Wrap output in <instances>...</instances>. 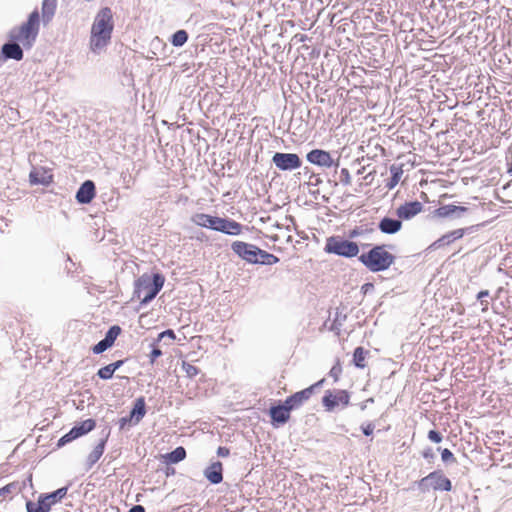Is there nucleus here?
Listing matches in <instances>:
<instances>
[{
    "label": "nucleus",
    "mask_w": 512,
    "mask_h": 512,
    "mask_svg": "<svg viewBox=\"0 0 512 512\" xmlns=\"http://www.w3.org/2000/svg\"><path fill=\"white\" fill-rule=\"evenodd\" d=\"M369 287H372V284H365L363 288L369 289Z\"/></svg>",
    "instance_id": "6e6d98bb"
},
{
    "label": "nucleus",
    "mask_w": 512,
    "mask_h": 512,
    "mask_svg": "<svg viewBox=\"0 0 512 512\" xmlns=\"http://www.w3.org/2000/svg\"><path fill=\"white\" fill-rule=\"evenodd\" d=\"M359 261L370 271L380 272L390 268L395 262V256L386 249L385 245H377L368 252L362 253Z\"/></svg>",
    "instance_id": "20e7f679"
},
{
    "label": "nucleus",
    "mask_w": 512,
    "mask_h": 512,
    "mask_svg": "<svg viewBox=\"0 0 512 512\" xmlns=\"http://www.w3.org/2000/svg\"><path fill=\"white\" fill-rule=\"evenodd\" d=\"M128 512H145V509L141 505H135Z\"/></svg>",
    "instance_id": "de8ad7c7"
},
{
    "label": "nucleus",
    "mask_w": 512,
    "mask_h": 512,
    "mask_svg": "<svg viewBox=\"0 0 512 512\" xmlns=\"http://www.w3.org/2000/svg\"><path fill=\"white\" fill-rule=\"evenodd\" d=\"M110 347L111 344H109L105 339H103L92 348V351L94 354H100Z\"/></svg>",
    "instance_id": "e433bc0d"
},
{
    "label": "nucleus",
    "mask_w": 512,
    "mask_h": 512,
    "mask_svg": "<svg viewBox=\"0 0 512 512\" xmlns=\"http://www.w3.org/2000/svg\"><path fill=\"white\" fill-rule=\"evenodd\" d=\"M67 494V488H59L56 491L50 493L41 495L39 497L40 503L43 504L45 507V504L47 506V511L51 509L52 505L56 504L58 501H60L62 498H64Z\"/></svg>",
    "instance_id": "a211bd4d"
},
{
    "label": "nucleus",
    "mask_w": 512,
    "mask_h": 512,
    "mask_svg": "<svg viewBox=\"0 0 512 512\" xmlns=\"http://www.w3.org/2000/svg\"><path fill=\"white\" fill-rule=\"evenodd\" d=\"M232 251L248 263L257 264L260 248L244 241H234L231 245Z\"/></svg>",
    "instance_id": "1a4fd4ad"
},
{
    "label": "nucleus",
    "mask_w": 512,
    "mask_h": 512,
    "mask_svg": "<svg viewBox=\"0 0 512 512\" xmlns=\"http://www.w3.org/2000/svg\"><path fill=\"white\" fill-rule=\"evenodd\" d=\"M103 451H104V443H100L99 445L96 446L93 453L96 456V458L98 459L103 454Z\"/></svg>",
    "instance_id": "c03bdc74"
},
{
    "label": "nucleus",
    "mask_w": 512,
    "mask_h": 512,
    "mask_svg": "<svg viewBox=\"0 0 512 512\" xmlns=\"http://www.w3.org/2000/svg\"><path fill=\"white\" fill-rule=\"evenodd\" d=\"M279 262V258L273 254H270L262 249H260V254L258 256V263L273 265Z\"/></svg>",
    "instance_id": "7c9ffc66"
},
{
    "label": "nucleus",
    "mask_w": 512,
    "mask_h": 512,
    "mask_svg": "<svg viewBox=\"0 0 512 512\" xmlns=\"http://www.w3.org/2000/svg\"><path fill=\"white\" fill-rule=\"evenodd\" d=\"M157 343H158V342H156V341H155V342L152 344V346H153L154 348H153V350L151 351V353L149 354V359H150V363H151V364H153V363L156 361V359L162 355V351H161L159 348H157V347H156V346H157Z\"/></svg>",
    "instance_id": "58836bf2"
},
{
    "label": "nucleus",
    "mask_w": 512,
    "mask_h": 512,
    "mask_svg": "<svg viewBox=\"0 0 512 512\" xmlns=\"http://www.w3.org/2000/svg\"><path fill=\"white\" fill-rule=\"evenodd\" d=\"M361 429L364 435L370 436L374 431V425L372 423H367L366 425H362Z\"/></svg>",
    "instance_id": "37998d69"
},
{
    "label": "nucleus",
    "mask_w": 512,
    "mask_h": 512,
    "mask_svg": "<svg viewBox=\"0 0 512 512\" xmlns=\"http://www.w3.org/2000/svg\"><path fill=\"white\" fill-rule=\"evenodd\" d=\"M96 195L95 184L91 180L85 181L76 193V200L81 204L90 203Z\"/></svg>",
    "instance_id": "dca6fc26"
},
{
    "label": "nucleus",
    "mask_w": 512,
    "mask_h": 512,
    "mask_svg": "<svg viewBox=\"0 0 512 512\" xmlns=\"http://www.w3.org/2000/svg\"><path fill=\"white\" fill-rule=\"evenodd\" d=\"M191 220L197 226L209 228L228 235H240L243 231L242 224L235 220L212 216L205 213H197L193 215Z\"/></svg>",
    "instance_id": "7ed1b4c3"
},
{
    "label": "nucleus",
    "mask_w": 512,
    "mask_h": 512,
    "mask_svg": "<svg viewBox=\"0 0 512 512\" xmlns=\"http://www.w3.org/2000/svg\"><path fill=\"white\" fill-rule=\"evenodd\" d=\"M428 439L433 443H440L443 439V436L436 430H430L428 432Z\"/></svg>",
    "instance_id": "a19ab883"
},
{
    "label": "nucleus",
    "mask_w": 512,
    "mask_h": 512,
    "mask_svg": "<svg viewBox=\"0 0 512 512\" xmlns=\"http://www.w3.org/2000/svg\"><path fill=\"white\" fill-rule=\"evenodd\" d=\"M186 458V450L184 447L179 446L174 449L172 452L168 453L165 456V459L169 463H178Z\"/></svg>",
    "instance_id": "cd10ccee"
},
{
    "label": "nucleus",
    "mask_w": 512,
    "mask_h": 512,
    "mask_svg": "<svg viewBox=\"0 0 512 512\" xmlns=\"http://www.w3.org/2000/svg\"><path fill=\"white\" fill-rule=\"evenodd\" d=\"M124 363L123 360H118L114 363H111V364H108L102 368H100L97 372V375L103 379V380H108V379H111L113 377V374L114 372L120 368L122 366V364Z\"/></svg>",
    "instance_id": "4be33fe9"
},
{
    "label": "nucleus",
    "mask_w": 512,
    "mask_h": 512,
    "mask_svg": "<svg viewBox=\"0 0 512 512\" xmlns=\"http://www.w3.org/2000/svg\"><path fill=\"white\" fill-rule=\"evenodd\" d=\"M57 0H43L42 3V16L45 20L49 21L56 10Z\"/></svg>",
    "instance_id": "bb28decb"
},
{
    "label": "nucleus",
    "mask_w": 512,
    "mask_h": 512,
    "mask_svg": "<svg viewBox=\"0 0 512 512\" xmlns=\"http://www.w3.org/2000/svg\"><path fill=\"white\" fill-rule=\"evenodd\" d=\"M96 426L93 419H87L82 421L79 425L74 426L68 433L62 436L57 443L58 447L64 446L65 444L77 439L78 437L85 435L92 431Z\"/></svg>",
    "instance_id": "9b49d317"
},
{
    "label": "nucleus",
    "mask_w": 512,
    "mask_h": 512,
    "mask_svg": "<svg viewBox=\"0 0 512 512\" xmlns=\"http://www.w3.org/2000/svg\"><path fill=\"white\" fill-rule=\"evenodd\" d=\"M120 333H121V328L118 325H114V326L110 327V329L107 331L104 339L109 344H111V346H113L115 340L120 335Z\"/></svg>",
    "instance_id": "473e14b6"
},
{
    "label": "nucleus",
    "mask_w": 512,
    "mask_h": 512,
    "mask_svg": "<svg viewBox=\"0 0 512 512\" xmlns=\"http://www.w3.org/2000/svg\"><path fill=\"white\" fill-rule=\"evenodd\" d=\"M269 416L271 423L274 427L284 425L291 418V411L285 403L271 406L269 409Z\"/></svg>",
    "instance_id": "ddd939ff"
},
{
    "label": "nucleus",
    "mask_w": 512,
    "mask_h": 512,
    "mask_svg": "<svg viewBox=\"0 0 512 512\" xmlns=\"http://www.w3.org/2000/svg\"><path fill=\"white\" fill-rule=\"evenodd\" d=\"M423 205L419 201H412V202H406L402 205H400L397 210L396 214L399 217V219L402 220H409L422 212Z\"/></svg>",
    "instance_id": "4468645a"
},
{
    "label": "nucleus",
    "mask_w": 512,
    "mask_h": 512,
    "mask_svg": "<svg viewBox=\"0 0 512 512\" xmlns=\"http://www.w3.org/2000/svg\"><path fill=\"white\" fill-rule=\"evenodd\" d=\"M466 209L464 207L456 206V205H445L441 206L436 210V215L438 217H448L454 214H459L464 212Z\"/></svg>",
    "instance_id": "a878e982"
},
{
    "label": "nucleus",
    "mask_w": 512,
    "mask_h": 512,
    "mask_svg": "<svg viewBox=\"0 0 512 512\" xmlns=\"http://www.w3.org/2000/svg\"><path fill=\"white\" fill-rule=\"evenodd\" d=\"M205 477L212 483L218 484L223 480L222 463H212L204 472Z\"/></svg>",
    "instance_id": "412c9836"
},
{
    "label": "nucleus",
    "mask_w": 512,
    "mask_h": 512,
    "mask_svg": "<svg viewBox=\"0 0 512 512\" xmlns=\"http://www.w3.org/2000/svg\"><path fill=\"white\" fill-rule=\"evenodd\" d=\"M18 488L19 487L17 482L9 483L4 487L0 488V499L5 500L8 496L15 493L18 490Z\"/></svg>",
    "instance_id": "2f4dec72"
},
{
    "label": "nucleus",
    "mask_w": 512,
    "mask_h": 512,
    "mask_svg": "<svg viewBox=\"0 0 512 512\" xmlns=\"http://www.w3.org/2000/svg\"><path fill=\"white\" fill-rule=\"evenodd\" d=\"M368 402L373 403L374 402L373 398H369L364 403L361 404V409L362 410H364L366 408V403H368Z\"/></svg>",
    "instance_id": "3c124183"
},
{
    "label": "nucleus",
    "mask_w": 512,
    "mask_h": 512,
    "mask_svg": "<svg viewBox=\"0 0 512 512\" xmlns=\"http://www.w3.org/2000/svg\"><path fill=\"white\" fill-rule=\"evenodd\" d=\"M418 487L423 491H451L452 483L440 470L433 471L418 482Z\"/></svg>",
    "instance_id": "0eeeda50"
},
{
    "label": "nucleus",
    "mask_w": 512,
    "mask_h": 512,
    "mask_svg": "<svg viewBox=\"0 0 512 512\" xmlns=\"http://www.w3.org/2000/svg\"><path fill=\"white\" fill-rule=\"evenodd\" d=\"M500 143H501V136L498 134L493 140H492V143L490 146H488L487 148H497L500 146Z\"/></svg>",
    "instance_id": "a18cd8bd"
},
{
    "label": "nucleus",
    "mask_w": 512,
    "mask_h": 512,
    "mask_svg": "<svg viewBox=\"0 0 512 512\" xmlns=\"http://www.w3.org/2000/svg\"><path fill=\"white\" fill-rule=\"evenodd\" d=\"M30 183L33 185H49L53 182L51 170L45 167L34 168L29 174Z\"/></svg>",
    "instance_id": "2eb2a0df"
},
{
    "label": "nucleus",
    "mask_w": 512,
    "mask_h": 512,
    "mask_svg": "<svg viewBox=\"0 0 512 512\" xmlns=\"http://www.w3.org/2000/svg\"><path fill=\"white\" fill-rule=\"evenodd\" d=\"M218 456L227 457L229 455V449L226 447H219L217 450Z\"/></svg>",
    "instance_id": "49530a36"
},
{
    "label": "nucleus",
    "mask_w": 512,
    "mask_h": 512,
    "mask_svg": "<svg viewBox=\"0 0 512 512\" xmlns=\"http://www.w3.org/2000/svg\"><path fill=\"white\" fill-rule=\"evenodd\" d=\"M2 53L5 58L14 59L20 61L23 59V51L20 47L19 42L12 41L2 46Z\"/></svg>",
    "instance_id": "6ab92c4d"
},
{
    "label": "nucleus",
    "mask_w": 512,
    "mask_h": 512,
    "mask_svg": "<svg viewBox=\"0 0 512 512\" xmlns=\"http://www.w3.org/2000/svg\"><path fill=\"white\" fill-rule=\"evenodd\" d=\"M166 337L172 341L176 339V335H175L174 331L171 329H168V330L161 332L158 335L156 342H160L163 338H166Z\"/></svg>",
    "instance_id": "79ce46f5"
},
{
    "label": "nucleus",
    "mask_w": 512,
    "mask_h": 512,
    "mask_svg": "<svg viewBox=\"0 0 512 512\" xmlns=\"http://www.w3.org/2000/svg\"><path fill=\"white\" fill-rule=\"evenodd\" d=\"M26 509H27V512H48L47 506L45 505V507H44L43 504L40 503L39 499H38L37 503L28 501L26 503Z\"/></svg>",
    "instance_id": "f704fd0d"
},
{
    "label": "nucleus",
    "mask_w": 512,
    "mask_h": 512,
    "mask_svg": "<svg viewBox=\"0 0 512 512\" xmlns=\"http://www.w3.org/2000/svg\"><path fill=\"white\" fill-rule=\"evenodd\" d=\"M507 173L512 175V161L507 163Z\"/></svg>",
    "instance_id": "603ef678"
},
{
    "label": "nucleus",
    "mask_w": 512,
    "mask_h": 512,
    "mask_svg": "<svg viewBox=\"0 0 512 512\" xmlns=\"http://www.w3.org/2000/svg\"><path fill=\"white\" fill-rule=\"evenodd\" d=\"M324 250L326 253L346 258L355 257L359 253V247L356 242L343 239L340 236L327 238Z\"/></svg>",
    "instance_id": "423d86ee"
},
{
    "label": "nucleus",
    "mask_w": 512,
    "mask_h": 512,
    "mask_svg": "<svg viewBox=\"0 0 512 512\" xmlns=\"http://www.w3.org/2000/svg\"><path fill=\"white\" fill-rule=\"evenodd\" d=\"M342 372V368H341V365L339 363V361L336 363V365H334L330 372H329V375L334 379V381H338L339 380V377H340V374Z\"/></svg>",
    "instance_id": "ea45409f"
},
{
    "label": "nucleus",
    "mask_w": 512,
    "mask_h": 512,
    "mask_svg": "<svg viewBox=\"0 0 512 512\" xmlns=\"http://www.w3.org/2000/svg\"><path fill=\"white\" fill-rule=\"evenodd\" d=\"M507 153L512 156V144L508 147Z\"/></svg>",
    "instance_id": "864d4df0"
},
{
    "label": "nucleus",
    "mask_w": 512,
    "mask_h": 512,
    "mask_svg": "<svg viewBox=\"0 0 512 512\" xmlns=\"http://www.w3.org/2000/svg\"><path fill=\"white\" fill-rule=\"evenodd\" d=\"M464 230L463 229H457L454 231H451L445 235H443L440 239H438L437 243L439 245H445L453 242L456 239H459L463 236Z\"/></svg>",
    "instance_id": "c85d7f7f"
},
{
    "label": "nucleus",
    "mask_w": 512,
    "mask_h": 512,
    "mask_svg": "<svg viewBox=\"0 0 512 512\" xmlns=\"http://www.w3.org/2000/svg\"><path fill=\"white\" fill-rule=\"evenodd\" d=\"M438 450L441 452V459L444 463H455L456 462V457L449 449L439 448Z\"/></svg>",
    "instance_id": "c9c22d12"
},
{
    "label": "nucleus",
    "mask_w": 512,
    "mask_h": 512,
    "mask_svg": "<svg viewBox=\"0 0 512 512\" xmlns=\"http://www.w3.org/2000/svg\"><path fill=\"white\" fill-rule=\"evenodd\" d=\"M307 160L312 164L324 167H331L333 164V159L330 153L320 149L310 151L307 154Z\"/></svg>",
    "instance_id": "f3484780"
},
{
    "label": "nucleus",
    "mask_w": 512,
    "mask_h": 512,
    "mask_svg": "<svg viewBox=\"0 0 512 512\" xmlns=\"http://www.w3.org/2000/svg\"><path fill=\"white\" fill-rule=\"evenodd\" d=\"M40 16L37 10L33 11L27 21L14 27L9 32L11 41L19 42L25 49H30L36 41L39 33Z\"/></svg>",
    "instance_id": "f03ea898"
},
{
    "label": "nucleus",
    "mask_w": 512,
    "mask_h": 512,
    "mask_svg": "<svg viewBox=\"0 0 512 512\" xmlns=\"http://www.w3.org/2000/svg\"><path fill=\"white\" fill-rule=\"evenodd\" d=\"M145 413V401L143 398H139L136 400L130 413V420H134L135 424H137L144 417Z\"/></svg>",
    "instance_id": "b1692460"
},
{
    "label": "nucleus",
    "mask_w": 512,
    "mask_h": 512,
    "mask_svg": "<svg viewBox=\"0 0 512 512\" xmlns=\"http://www.w3.org/2000/svg\"><path fill=\"white\" fill-rule=\"evenodd\" d=\"M181 367H182L183 371L186 373V376L189 378H193V377L197 376L200 372L198 367H196L195 365H193L187 361H182Z\"/></svg>",
    "instance_id": "72a5a7b5"
},
{
    "label": "nucleus",
    "mask_w": 512,
    "mask_h": 512,
    "mask_svg": "<svg viewBox=\"0 0 512 512\" xmlns=\"http://www.w3.org/2000/svg\"><path fill=\"white\" fill-rule=\"evenodd\" d=\"M369 287H372V284H365L363 288L369 289Z\"/></svg>",
    "instance_id": "5fc2aeb1"
},
{
    "label": "nucleus",
    "mask_w": 512,
    "mask_h": 512,
    "mask_svg": "<svg viewBox=\"0 0 512 512\" xmlns=\"http://www.w3.org/2000/svg\"><path fill=\"white\" fill-rule=\"evenodd\" d=\"M188 40V33L186 30H178L171 37V44L175 47L183 46Z\"/></svg>",
    "instance_id": "c756f323"
},
{
    "label": "nucleus",
    "mask_w": 512,
    "mask_h": 512,
    "mask_svg": "<svg viewBox=\"0 0 512 512\" xmlns=\"http://www.w3.org/2000/svg\"><path fill=\"white\" fill-rule=\"evenodd\" d=\"M381 232L385 234H395L402 228V222L398 219L384 217L378 225Z\"/></svg>",
    "instance_id": "aec40b11"
},
{
    "label": "nucleus",
    "mask_w": 512,
    "mask_h": 512,
    "mask_svg": "<svg viewBox=\"0 0 512 512\" xmlns=\"http://www.w3.org/2000/svg\"><path fill=\"white\" fill-rule=\"evenodd\" d=\"M368 355L369 351L363 347L355 348L353 352V364L359 369H364L367 366L366 358Z\"/></svg>",
    "instance_id": "5701e85b"
},
{
    "label": "nucleus",
    "mask_w": 512,
    "mask_h": 512,
    "mask_svg": "<svg viewBox=\"0 0 512 512\" xmlns=\"http://www.w3.org/2000/svg\"><path fill=\"white\" fill-rule=\"evenodd\" d=\"M165 282L163 275L156 273L152 277L142 275L136 282L135 294L141 303L146 304L156 297Z\"/></svg>",
    "instance_id": "39448f33"
},
{
    "label": "nucleus",
    "mask_w": 512,
    "mask_h": 512,
    "mask_svg": "<svg viewBox=\"0 0 512 512\" xmlns=\"http://www.w3.org/2000/svg\"><path fill=\"white\" fill-rule=\"evenodd\" d=\"M432 456H433V454L431 452V449H428V450L423 452V457L424 458H431Z\"/></svg>",
    "instance_id": "8fccbe9b"
},
{
    "label": "nucleus",
    "mask_w": 512,
    "mask_h": 512,
    "mask_svg": "<svg viewBox=\"0 0 512 512\" xmlns=\"http://www.w3.org/2000/svg\"><path fill=\"white\" fill-rule=\"evenodd\" d=\"M128 421H131L130 417L129 418H127V417L121 418L120 421H119L120 429H123Z\"/></svg>",
    "instance_id": "09e8293b"
},
{
    "label": "nucleus",
    "mask_w": 512,
    "mask_h": 512,
    "mask_svg": "<svg viewBox=\"0 0 512 512\" xmlns=\"http://www.w3.org/2000/svg\"><path fill=\"white\" fill-rule=\"evenodd\" d=\"M324 379L314 383L313 385L298 391L291 396L287 397L284 403L290 409V411L300 408L305 402H307L313 395L316 387L323 384Z\"/></svg>",
    "instance_id": "9d476101"
},
{
    "label": "nucleus",
    "mask_w": 512,
    "mask_h": 512,
    "mask_svg": "<svg viewBox=\"0 0 512 512\" xmlns=\"http://www.w3.org/2000/svg\"><path fill=\"white\" fill-rule=\"evenodd\" d=\"M390 173H391V177L386 184V187L389 190L393 189L399 183V181L403 175L402 166L395 165V164L391 165Z\"/></svg>",
    "instance_id": "393cba45"
},
{
    "label": "nucleus",
    "mask_w": 512,
    "mask_h": 512,
    "mask_svg": "<svg viewBox=\"0 0 512 512\" xmlns=\"http://www.w3.org/2000/svg\"><path fill=\"white\" fill-rule=\"evenodd\" d=\"M272 161L280 170H294L301 166V160L295 153H275Z\"/></svg>",
    "instance_id": "f8f14e48"
},
{
    "label": "nucleus",
    "mask_w": 512,
    "mask_h": 512,
    "mask_svg": "<svg viewBox=\"0 0 512 512\" xmlns=\"http://www.w3.org/2000/svg\"><path fill=\"white\" fill-rule=\"evenodd\" d=\"M113 28L112 11L104 7L96 15L91 27L90 48L93 52H100L108 45Z\"/></svg>",
    "instance_id": "f257e3e1"
},
{
    "label": "nucleus",
    "mask_w": 512,
    "mask_h": 512,
    "mask_svg": "<svg viewBox=\"0 0 512 512\" xmlns=\"http://www.w3.org/2000/svg\"><path fill=\"white\" fill-rule=\"evenodd\" d=\"M351 175L347 168H342L340 171V182L347 186L351 184Z\"/></svg>",
    "instance_id": "4c0bfd02"
},
{
    "label": "nucleus",
    "mask_w": 512,
    "mask_h": 512,
    "mask_svg": "<svg viewBox=\"0 0 512 512\" xmlns=\"http://www.w3.org/2000/svg\"><path fill=\"white\" fill-rule=\"evenodd\" d=\"M322 404L328 412L337 406L347 407L350 404V394L346 390H327L322 398Z\"/></svg>",
    "instance_id": "6e6552de"
}]
</instances>
